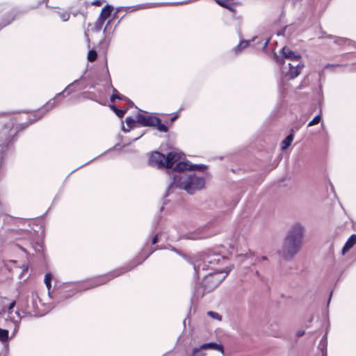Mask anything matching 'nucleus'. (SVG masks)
<instances>
[{
  "mask_svg": "<svg viewBox=\"0 0 356 356\" xmlns=\"http://www.w3.org/2000/svg\"><path fill=\"white\" fill-rule=\"evenodd\" d=\"M304 232V225L300 222H296L290 227L286 237L302 245Z\"/></svg>",
  "mask_w": 356,
  "mask_h": 356,
  "instance_id": "nucleus-6",
  "label": "nucleus"
},
{
  "mask_svg": "<svg viewBox=\"0 0 356 356\" xmlns=\"http://www.w3.org/2000/svg\"><path fill=\"white\" fill-rule=\"evenodd\" d=\"M218 4L224 7L232 13L236 12V5L234 3L232 2L229 0H215Z\"/></svg>",
  "mask_w": 356,
  "mask_h": 356,
  "instance_id": "nucleus-14",
  "label": "nucleus"
},
{
  "mask_svg": "<svg viewBox=\"0 0 356 356\" xmlns=\"http://www.w3.org/2000/svg\"><path fill=\"white\" fill-rule=\"evenodd\" d=\"M206 169V166L204 165H193L190 164L189 170H198L203 171Z\"/></svg>",
  "mask_w": 356,
  "mask_h": 356,
  "instance_id": "nucleus-24",
  "label": "nucleus"
},
{
  "mask_svg": "<svg viewBox=\"0 0 356 356\" xmlns=\"http://www.w3.org/2000/svg\"><path fill=\"white\" fill-rule=\"evenodd\" d=\"M97 54L95 50H90L88 54V60L93 62L97 59Z\"/></svg>",
  "mask_w": 356,
  "mask_h": 356,
  "instance_id": "nucleus-23",
  "label": "nucleus"
},
{
  "mask_svg": "<svg viewBox=\"0 0 356 356\" xmlns=\"http://www.w3.org/2000/svg\"><path fill=\"white\" fill-rule=\"evenodd\" d=\"M113 94L112 95V96L111 97V99H110L111 102H114L115 101V99H117L115 93H118V90L115 88H113Z\"/></svg>",
  "mask_w": 356,
  "mask_h": 356,
  "instance_id": "nucleus-32",
  "label": "nucleus"
},
{
  "mask_svg": "<svg viewBox=\"0 0 356 356\" xmlns=\"http://www.w3.org/2000/svg\"><path fill=\"white\" fill-rule=\"evenodd\" d=\"M268 42H269V40H267L266 42H265V45H267Z\"/></svg>",
  "mask_w": 356,
  "mask_h": 356,
  "instance_id": "nucleus-43",
  "label": "nucleus"
},
{
  "mask_svg": "<svg viewBox=\"0 0 356 356\" xmlns=\"http://www.w3.org/2000/svg\"><path fill=\"white\" fill-rule=\"evenodd\" d=\"M248 44L249 42L248 41H241V42L235 47V51L236 52L241 51L242 49L246 48L248 46Z\"/></svg>",
  "mask_w": 356,
  "mask_h": 356,
  "instance_id": "nucleus-21",
  "label": "nucleus"
},
{
  "mask_svg": "<svg viewBox=\"0 0 356 356\" xmlns=\"http://www.w3.org/2000/svg\"><path fill=\"white\" fill-rule=\"evenodd\" d=\"M218 4L224 7L232 13L236 12V5L234 3L232 2L229 0H215Z\"/></svg>",
  "mask_w": 356,
  "mask_h": 356,
  "instance_id": "nucleus-16",
  "label": "nucleus"
},
{
  "mask_svg": "<svg viewBox=\"0 0 356 356\" xmlns=\"http://www.w3.org/2000/svg\"><path fill=\"white\" fill-rule=\"evenodd\" d=\"M111 108L113 109V111L115 113V114L119 117V118H123L125 113H126V111H124V110H121V109H118L115 106L113 105V106H111Z\"/></svg>",
  "mask_w": 356,
  "mask_h": 356,
  "instance_id": "nucleus-22",
  "label": "nucleus"
},
{
  "mask_svg": "<svg viewBox=\"0 0 356 356\" xmlns=\"http://www.w3.org/2000/svg\"><path fill=\"white\" fill-rule=\"evenodd\" d=\"M208 348H211L216 350L220 351L222 353H223V347L218 343L211 342L207 343H204L201 345L198 348H195L193 350L192 355L191 356H204L205 354H201L200 355H197V353L200 352V350H204Z\"/></svg>",
  "mask_w": 356,
  "mask_h": 356,
  "instance_id": "nucleus-10",
  "label": "nucleus"
},
{
  "mask_svg": "<svg viewBox=\"0 0 356 356\" xmlns=\"http://www.w3.org/2000/svg\"><path fill=\"white\" fill-rule=\"evenodd\" d=\"M101 3H101V1H99V0L95 1L92 3V4H93V5H95V6H100V5H101Z\"/></svg>",
  "mask_w": 356,
  "mask_h": 356,
  "instance_id": "nucleus-37",
  "label": "nucleus"
},
{
  "mask_svg": "<svg viewBox=\"0 0 356 356\" xmlns=\"http://www.w3.org/2000/svg\"><path fill=\"white\" fill-rule=\"evenodd\" d=\"M137 122L143 127H154L159 122V118L152 115L138 114Z\"/></svg>",
  "mask_w": 356,
  "mask_h": 356,
  "instance_id": "nucleus-9",
  "label": "nucleus"
},
{
  "mask_svg": "<svg viewBox=\"0 0 356 356\" xmlns=\"http://www.w3.org/2000/svg\"><path fill=\"white\" fill-rule=\"evenodd\" d=\"M289 68L286 71V67L282 69V73L284 74L285 76H286L289 79H293L297 77L301 70H302L304 65L302 63H288Z\"/></svg>",
  "mask_w": 356,
  "mask_h": 356,
  "instance_id": "nucleus-7",
  "label": "nucleus"
},
{
  "mask_svg": "<svg viewBox=\"0 0 356 356\" xmlns=\"http://www.w3.org/2000/svg\"><path fill=\"white\" fill-rule=\"evenodd\" d=\"M266 259H267V257H265V256H263V257H260V258L259 259V261H265V260H266Z\"/></svg>",
  "mask_w": 356,
  "mask_h": 356,
  "instance_id": "nucleus-39",
  "label": "nucleus"
},
{
  "mask_svg": "<svg viewBox=\"0 0 356 356\" xmlns=\"http://www.w3.org/2000/svg\"><path fill=\"white\" fill-rule=\"evenodd\" d=\"M78 81H75L74 83H72V84L69 85L66 89L63 92H65L67 90H68L69 88H70L74 84L76 83Z\"/></svg>",
  "mask_w": 356,
  "mask_h": 356,
  "instance_id": "nucleus-36",
  "label": "nucleus"
},
{
  "mask_svg": "<svg viewBox=\"0 0 356 356\" xmlns=\"http://www.w3.org/2000/svg\"><path fill=\"white\" fill-rule=\"evenodd\" d=\"M208 315L209 316L212 317L213 318H215V319H217L219 321H220L222 318L220 314H219L218 313L215 312H209Z\"/></svg>",
  "mask_w": 356,
  "mask_h": 356,
  "instance_id": "nucleus-28",
  "label": "nucleus"
},
{
  "mask_svg": "<svg viewBox=\"0 0 356 356\" xmlns=\"http://www.w3.org/2000/svg\"><path fill=\"white\" fill-rule=\"evenodd\" d=\"M8 334L9 332L8 330L2 329L0 327V341L2 342H6L8 340Z\"/></svg>",
  "mask_w": 356,
  "mask_h": 356,
  "instance_id": "nucleus-20",
  "label": "nucleus"
},
{
  "mask_svg": "<svg viewBox=\"0 0 356 356\" xmlns=\"http://www.w3.org/2000/svg\"><path fill=\"white\" fill-rule=\"evenodd\" d=\"M275 61H276L277 63H279V64H280V65H284V58H280V57H279V56H277V55H275Z\"/></svg>",
  "mask_w": 356,
  "mask_h": 356,
  "instance_id": "nucleus-31",
  "label": "nucleus"
},
{
  "mask_svg": "<svg viewBox=\"0 0 356 356\" xmlns=\"http://www.w3.org/2000/svg\"><path fill=\"white\" fill-rule=\"evenodd\" d=\"M15 304H16V302L15 300H13L12 302H10L8 308L7 309L6 312H5L6 319L12 321L15 324V331H16V330L19 327V324L21 321V316H20L19 312H16L15 313V314H13V309L15 307Z\"/></svg>",
  "mask_w": 356,
  "mask_h": 356,
  "instance_id": "nucleus-8",
  "label": "nucleus"
},
{
  "mask_svg": "<svg viewBox=\"0 0 356 356\" xmlns=\"http://www.w3.org/2000/svg\"><path fill=\"white\" fill-rule=\"evenodd\" d=\"M304 334H305V332H304V331H299V332L297 333V336L300 337L303 336V335H304Z\"/></svg>",
  "mask_w": 356,
  "mask_h": 356,
  "instance_id": "nucleus-38",
  "label": "nucleus"
},
{
  "mask_svg": "<svg viewBox=\"0 0 356 356\" xmlns=\"http://www.w3.org/2000/svg\"><path fill=\"white\" fill-rule=\"evenodd\" d=\"M155 127H156L157 129L161 132H167L168 130L167 126L164 124H162L161 120L160 119H159V122H158V124H156Z\"/></svg>",
  "mask_w": 356,
  "mask_h": 356,
  "instance_id": "nucleus-25",
  "label": "nucleus"
},
{
  "mask_svg": "<svg viewBox=\"0 0 356 356\" xmlns=\"http://www.w3.org/2000/svg\"><path fill=\"white\" fill-rule=\"evenodd\" d=\"M157 241H158V236H157V235H156V236H154L153 237L152 241V244H155V243H157Z\"/></svg>",
  "mask_w": 356,
  "mask_h": 356,
  "instance_id": "nucleus-35",
  "label": "nucleus"
},
{
  "mask_svg": "<svg viewBox=\"0 0 356 356\" xmlns=\"http://www.w3.org/2000/svg\"><path fill=\"white\" fill-rule=\"evenodd\" d=\"M301 246L299 243L286 237L279 254L284 259L291 260L300 251Z\"/></svg>",
  "mask_w": 356,
  "mask_h": 356,
  "instance_id": "nucleus-5",
  "label": "nucleus"
},
{
  "mask_svg": "<svg viewBox=\"0 0 356 356\" xmlns=\"http://www.w3.org/2000/svg\"><path fill=\"white\" fill-rule=\"evenodd\" d=\"M112 10L113 8L111 6H105L101 11V13L98 18V23L102 25L104 21L111 15Z\"/></svg>",
  "mask_w": 356,
  "mask_h": 356,
  "instance_id": "nucleus-13",
  "label": "nucleus"
},
{
  "mask_svg": "<svg viewBox=\"0 0 356 356\" xmlns=\"http://www.w3.org/2000/svg\"><path fill=\"white\" fill-rule=\"evenodd\" d=\"M202 237H193L191 238L192 239H198V238H201Z\"/></svg>",
  "mask_w": 356,
  "mask_h": 356,
  "instance_id": "nucleus-41",
  "label": "nucleus"
},
{
  "mask_svg": "<svg viewBox=\"0 0 356 356\" xmlns=\"http://www.w3.org/2000/svg\"><path fill=\"white\" fill-rule=\"evenodd\" d=\"M190 163L188 162L180 161L179 162L175 167L172 170V172L174 173L172 177L175 175H181V177H186L188 175L183 173V172L186 170H189Z\"/></svg>",
  "mask_w": 356,
  "mask_h": 356,
  "instance_id": "nucleus-12",
  "label": "nucleus"
},
{
  "mask_svg": "<svg viewBox=\"0 0 356 356\" xmlns=\"http://www.w3.org/2000/svg\"><path fill=\"white\" fill-rule=\"evenodd\" d=\"M180 159V154L176 152H170L166 156L159 152H155L151 155L149 163L151 165L158 168L165 167L171 169L175 163Z\"/></svg>",
  "mask_w": 356,
  "mask_h": 356,
  "instance_id": "nucleus-4",
  "label": "nucleus"
},
{
  "mask_svg": "<svg viewBox=\"0 0 356 356\" xmlns=\"http://www.w3.org/2000/svg\"><path fill=\"white\" fill-rule=\"evenodd\" d=\"M205 185V179L193 174L181 177V175H175L173 181L170 184L168 191L175 188L184 189L189 194H194L196 191L202 189Z\"/></svg>",
  "mask_w": 356,
  "mask_h": 356,
  "instance_id": "nucleus-1",
  "label": "nucleus"
},
{
  "mask_svg": "<svg viewBox=\"0 0 356 356\" xmlns=\"http://www.w3.org/2000/svg\"><path fill=\"white\" fill-rule=\"evenodd\" d=\"M114 275H111V277L108 278V276H106V277H104L102 278V284H104V283H106V282H108L109 280L111 279H113V277H117L119 275L121 274V272L118 273H115V271L114 272Z\"/></svg>",
  "mask_w": 356,
  "mask_h": 356,
  "instance_id": "nucleus-30",
  "label": "nucleus"
},
{
  "mask_svg": "<svg viewBox=\"0 0 356 356\" xmlns=\"http://www.w3.org/2000/svg\"><path fill=\"white\" fill-rule=\"evenodd\" d=\"M326 348H327V343L325 342L323 344V348H322V354H323V356H326Z\"/></svg>",
  "mask_w": 356,
  "mask_h": 356,
  "instance_id": "nucleus-33",
  "label": "nucleus"
},
{
  "mask_svg": "<svg viewBox=\"0 0 356 356\" xmlns=\"http://www.w3.org/2000/svg\"><path fill=\"white\" fill-rule=\"evenodd\" d=\"M293 129H291V133L286 136V138L282 143V149H286L291 144L293 140Z\"/></svg>",
  "mask_w": 356,
  "mask_h": 356,
  "instance_id": "nucleus-18",
  "label": "nucleus"
},
{
  "mask_svg": "<svg viewBox=\"0 0 356 356\" xmlns=\"http://www.w3.org/2000/svg\"><path fill=\"white\" fill-rule=\"evenodd\" d=\"M52 278V275L51 273H47L44 277V283L47 287V289L49 290L51 288V280Z\"/></svg>",
  "mask_w": 356,
  "mask_h": 356,
  "instance_id": "nucleus-26",
  "label": "nucleus"
},
{
  "mask_svg": "<svg viewBox=\"0 0 356 356\" xmlns=\"http://www.w3.org/2000/svg\"><path fill=\"white\" fill-rule=\"evenodd\" d=\"M356 244V234H352L346 242L343 249L342 254H345L354 245Z\"/></svg>",
  "mask_w": 356,
  "mask_h": 356,
  "instance_id": "nucleus-17",
  "label": "nucleus"
},
{
  "mask_svg": "<svg viewBox=\"0 0 356 356\" xmlns=\"http://www.w3.org/2000/svg\"><path fill=\"white\" fill-rule=\"evenodd\" d=\"M218 4L224 7L232 13L236 12V5L234 3L232 2L229 0H215Z\"/></svg>",
  "mask_w": 356,
  "mask_h": 356,
  "instance_id": "nucleus-15",
  "label": "nucleus"
},
{
  "mask_svg": "<svg viewBox=\"0 0 356 356\" xmlns=\"http://www.w3.org/2000/svg\"><path fill=\"white\" fill-rule=\"evenodd\" d=\"M324 339H326V336H323V339H322V341Z\"/></svg>",
  "mask_w": 356,
  "mask_h": 356,
  "instance_id": "nucleus-44",
  "label": "nucleus"
},
{
  "mask_svg": "<svg viewBox=\"0 0 356 356\" xmlns=\"http://www.w3.org/2000/svg\"><path fill=\"white\" fill-rule=\"evenodd\" d=\"M282 54L285 59L289 60V63H300L301 62V56L297 52H294L290 49L284 47L282 49Z\"/></svg>",
  "mask_w": 356,
  "mask_h": 356,
  "instance_id": "nucleus-11",
  "label": "nucleus"
},
{
  "mask_svg": "<svg viewBox=\"0 0 356 356\" xmlns=\"http://www.w3.org/2000/svg\"><path fill=\"white\" fill-rule=\"evenodd\" d=\"M141 136H142V135H140V136H138V137L136 138L134 140H138V139L139 138H140Z\"/></svg>",
  "mask_w": 356,
  "mask_h": 356,
  "instance_id": "nucleus-42",
  "label": "nucleus"
},
{
  "mask_svg": "<svg viewBox=\"0 0 356 356\" xmlns=\"http://www.w3.org/2000/svg\"><path fill=\"white\" fill-rule=\"evenodd\" d=\"M59 16L63 22H66L70 19V13L67 12L60 13Z\"/></svg>",
  "mask_w": 356,
  "mask_h": 356,
  "instance_id": "nucleus-29",
  "label": "nucleus"
},
{
  "mask_svg": "<svg viewBox=\"0 0 356 356\" xmlns=\"http://www.w3.org/2000/svg\"><path fill=\"white\" fill-rule=\"evenodd\" d=\"M116 94V99H119V100H123L125 99V97L121 95H120L118 92V93H115Z\"/></svg>",
  "mask_w": 356,
  "mask_h": 356,
  "instance_id": "nucleus-34",
  "label": "nucleus"
},
{
  "mask_svg": "<svg viewBox=\"0 0 356 356\" xmlns=\"http://www.w3.org/2000/svg\"><path fill=\"white\" fill-rule=\"evenodd\" d=\"M320 121H321V115H318L316 117H314V119L308 123L307 126L312 127L313 125L317 124L320 122Z\"/></svg>",
  "mask_w": 356,
  "mask_h": 356,
  "instance_id": "nucleus-27",
  "label": "nucleus"
},
{
  "mask_svg": "<svg viewBox=\"0 0 356 356\" xmlns=\"http://www.w3.org/2000/svg\"><path fill=\"white\" fill-rule=\"evenodd\" d=\"M223 272L215 271L207 275H202L203 281L195 288L197 295L203 296L204 293H209L218 287L226 276L222 275Z\"/></svg>",
  "mask_w": 356,
  "mask_h": 356,
  "instance_id": "nucleus-3",
  "label": "nucleus"
},
{
  "mask_svg": "<svg viewBox=\"0 0 356 356\" xmlns=\"http://www.w3.org/2000/svg\"><path fill=\"white\" fill-rule=\"evenodd\" d=\"M201 354H204V353H202V350H200V352L197 353V355H200Z\"/></svg>",
  "mask_w": 356,
  "mask_h": 356,
  "instance_id": "nucleus-40",
  "label": "nucleus"
},
{
  "mask_svg": "<svg viewBox=\"0 0 356 356\" xmlns=\"http://www.w3.org/2000/svg\"><path fill=\"white\" fill-rule=\"evenodd\" d=\"M227 261V258L222 256L220 254L213 251H209L198 256L195 261L193 263L195 273L200 276L201 271L205 270H211L215 271H222L217 269L216 266L218 264H225Z\"/></svg>",
  "mask_w": 356,
  "mask_h": 356,
  "instance_id": "nucleus-2",
  "label": "nucleus"
},
{
  "mask_svg": "<svg viewBox=\"0 0 356 356\" xmlns=\"http://www.w3.org/2000/svg\"><path fill=\"white\" fill-rule=\"evenodd\" d=\"M125 122H126V124L129 127V129H126L124 128H123V131L124 132H128L129 131L130 129H132L134 127V124H136V122H137V120H135L133 118L131 117H127L125 120Z\"/></svg>",
  "mask_w": 356,
  "mask_h": 356,
  "instance_id": "nucleus-19",
  "label": "nucleus"
}]
</instances>
